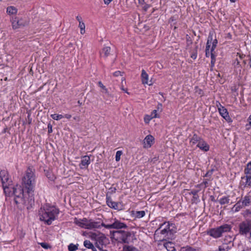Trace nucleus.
<instances>
[{
  "instance_id": "1",
  "label": "nucleus",
  "mask_w": 251,
  "mask_h": 251,
  "mask_svg": "<svg viewBox=\"0 0 251 251\" xmlns=\"http://www.w3.org/2000/svg\"><path fill=\"white\" fill-rule=\"evenodd\" d=\"M36 176L33 166H29L22 178V187L16 185L12 188L15 202L26 206L29 209L34 203V190Z\"/></svg>"
},
{
  "instance_id": "2",
  "label": "nucleus",
  "mask_w": 251,
  "mask_h": 251,
  "mask_svg": "<svg viewBox=\"0 0 251 251\" xmlns=\"http://www.w3.org/2000/svg\"><path fill=\"white\" fill-rule=\"evenodd\" d=\"M176 229L175 224L164 222L160 224L159 227L155 230L154 238L156 240L160 241L166 240L176 232Z\"/></svg>"
},
{
  "instance_id": "3",
  "label": "nucleus",
  "mask_w": 251,
  "mask_h": 251,
  "mask_svg": "<svg viewBox=\"0 0 251 251\" xmlns=\"http://www.w3.org/2000/svg\"><path fill=\"white\" fill-rule=\"evenodd\" d=\"M59 209L53 206L46 204L41 207L38 211L39 219L48 225L51 224L59 214Z\"/></svg>"
},
{
  "instance_id": "4",
  "label": "nucleus",
  "mask_w": 251,
  "mask_h": 251,
  "mask_svg": "<svg viewBox=\"0 0 251 251\" xmlns=\"http://www.w3.org/2000/svg\"><path fill=\"white\" fill-rule=\"evenodd\" d=\"M231 228V225L225 224L219 226L209 229L207 231V234L214 238L217 239L223 236L224 234L230 232Z\"/></svg>"
},
{
  "instance_id": "5",
  "label": "nucleus",
  "mask_w": 251,
  "mask_h": 251,
  "mask_svg": "<svg viewBox=\"0 0 251 251\" xmlns=\"http://www.w3.org/2000/svg\"><path fill=\"white\" fill-rule=\"evenodd\" d=\"M74 223L81 228L87 229L100 228V222L94 221L92 219L88 220L85 218L82 219H77L75 218L74 220Z\"/></svg>"
},
{
  "instance_id": "6",
  "label": "nucleus",
  "mask_w": 251,
  "mask_h": 251,
  "mask_svg": "<svg viewBox=\"0 0 251 251\" xmlns=\"http://www.w3.org/2000/svg\"><path fill=\"white\" fill-rule=\"evenodd\" d=\"M110 233L117 241L122 243H128V238L131 236L129 232L122 230L111 231Z\"/></svg>"
},
{
  "instance_id": "7",
  "label": "nucleus",
  "mask_w": 251,
  "mask_h": 251,
  "mask_svg": "<svg viewBox=\"0 0 251 251\" xmlns=\"http://www.w3.org/2000/svg\"><path fill=\"white\" fill-rule=\"evenodd\" d=\"M251 232V220H246L239 225V232L242 235H246Z\"/></svg>"
},
{
  "instance_id": "8",
  "label": "nucleus",
  "mask_w": 251,
  "mask_h": 251,
  "mask_svg": "<svg viewBox=\"0 0 251 251\" xmlns=\"http://www.w3.org/2000/svg\"><path fill=\"white\" fill-rule=\"evenodd\" d=\"M103 226L105 228L110 229H120L122 228H126L127 226L126 224L124 223L120 222V221L115 219L114 222L111 224L106 225L103 223H100V227Z\"/></svg>"
},
{
  "instance_id": "9",
  "label": "nucleus",
  "mask_w": 251,
  "mask_h": 251,
  "mask_svg": "<svg viewBox=\"0 0 251 251\" xmlns=\"http://www.w3.org/2000/svg\"><path fill=\"white\" fill-rule=\"evenodd\" d=\"M0 178L1 180L3 190L5 192V189L8 188L7 185L10 182L7 172L5 170H1L0 172Z\"/></svg>"
},
{
  "instance_id": "10",
  "label": "nucleus",
  "mask_w": 251,
  "mask_h": 251,
  "mask_svg": "<svg viewBox=\"0 0 251 251\" xmlns=\"http://www.w3.org/2000/svg\"><path fill=\"white\" fill-rule=\"evenodd\" d=\"M239 201L241 202L242 206H243L244 207H248L251 205V193H248L245 196L242 197Z\"/></svg>"
},
{
  "instance_id": "11",
  "label": "nucleus",
  "mask_w": 251,
  "mask_h": 251,
  "mask_svg": "<svg viewBox=\"0 0 251 251\" xmlns=\"http://www.w3.org/2000/svg\"><path fill=\"white\" fill-rule=\"evenodd\" d=\"M106 203L107 205L113 209L118 210L119 209V203L117 202L112 201L111 197L106 194Z\"/></svg>"
},
{
  "instance_id": "12",
  "label": "nucleus",
  "mask_w": 251,
  "mask_h": 251,
  "mask_svg": "<svg viewBox=\"0 0 251 251\" xmlns=\"http://www.w3.org/2000/svg\"><path fill=\"white\" fill-rule=\"evenodd\" d=\"M244 173L246 175L245 176L241 177L242 179L250 180L251 178V161L249 162L246 165V166L244 169Z\"/></svg>"
},
{
  "instance_id": "13",
  "label": "nucleus",
  "mask_w": 251,
  "mask_h": 251,
  "mask_svg": "<svg viewBox=\"0 0 251 251\" xmlns=\"http://www.w3.org/2000/svg\"><path fill=\"white\" fill-rule=\"evenodd\" d=\"M154 139V137L152 135H147L144 140V147L145 148H150L153 144Z\"/></svg>"
},
{
  "instance_id": "14",
  "label": "nucleus",
  "mask_w": 251,
  "mask_h": 251,
  "mask_svg": "<svg viewBox=\"0 0 251 251\" xmlns=\"http://www.w3.org/2000/svg\"><path fill=\"white\" fill-rule=\"evenodd\" d=\"M90 163V157L88 155H85L81 158V163L79 164L81 169H85Z\"/></svg>"
},
{
  "instance_id": "15",
  "label": "nucleus",
  "mask_w": 251,
  "mask_h": 251,
  "mask_svg": "<svg viewBox=\"0 0 251 251\" xmlns=\"http://www.w3.org/2000/svg\"><path fill=\"white\" fill-rule=\"evenodd\" d=\"M12 25L13 28L17 29L22 26L25 25V23L22 19H18L17 18L12 19Z\"/></svg>"
},
{
  "instance_id": "16",
  "label": "nucleus",
  "mask_w": 251,
  "mask_h": 251,
  "mask_svg": "<svg viewBox=\"0 0 251 251\" xmlns=\"http://www.w3.org/2000/svg\"><path fill=\"white\" fill-rule=\"evenodd\" d=\"M219 112L220 115L227 122H229L231 121V119L230 118L228 112L226 109L224 108V107H222L218 108Z\"/></svg>"
},
{
  "instance_id": "17",
  "label": "nucleus",
  "mask_w": 251,
  "mask_h": 251,
  "mask_svg": "<svg viewBox=\"0 0 251 251\" xmlns=\"http://www.w3.org/2000/svg\"><path fill=\"white\" fill-rule=\"evenodd\" d=\"M197 147L204 151H207L209 150V145L203 139H201V140L199 142Z\"/></svg>"
},
{
  "instance_id": "18",
  "label": "nucleus",
  "mask_w": 251,
  "mask_h": 251,
  "mask_svg": "<svg viewBox=\"0 0 251 251\" xmlns=\"http://www.w3.org/2000/svg\"><path fill=\"white\" fill-rule=\"evenodd\" d=\"M111 52V48L110 47H104L100 52L101 57H108Z\"/></svg>"
},
{
  "instance_id": "19",
  "label": "nucleus",
  "mask_w": 251,
  "mask_h": 251,
  "mask_svg": "<svg viewBox=\"0 0 251 251\" xmlns=\"http://www.w3.org/2000/svg\"><path fill=\"white\" fill-rule=\"evenodd\" d=\"M106 239V237L103 234H100L96 238V243H98V244L99 246H101L105 244V240Z\"/></svg>"
},
{
  "instance_id": "20",
  "label": "nucleus",
  "mask_w": 251,
  "mask_h": 251,
  "mask_svg": "<svg viewBox=\"0 0 251 251\" xmlns=\"http://www.w3.org/2000/svg\"><path fill=\"white\" fill-rule=\"evenodd\" d=\"M201 139V137L198 136L196 134H194L190 139V143L192 145H194L197 143L198 144Z\"/></svg>"
},
{
  "instance_id": "21",
  "label": "nucleus",
  "mask_w": 251,
  "mask_h": 251,
  "mask_svg": "<svg viewBox=\"0 0 251 251\" xmlns=\"http://www.w3.org/2000/svg\"><path fill=\"white\" fill-rule=\"evenodd\" d=\"M141 77L142 81L143 84L151 85V84L148 83L149 75L144 70L142 71Z\"/></svg>"
},
{
  "instance_id": "22",
  "label": "nucleus",
  "mask_w": 251,
  "mask_h": 251,
  "mask_svg": "<svg viewBox=\"0 0 251 251\" xmlns=\"http://www.w3.org/2000/svg\"><path fill=\"white\" fill-rule=\"evenodd\" d=\"M164 247L168 251H175V248L174 244L172 242H168L164 244Z\"/></svg>"
},
{
  "instance_id": "23",
  "label": "nucleus",
  "mask_w": 251,
  "mask_h": 251,
  "mask_svg": "<svg viewBox=\"0 0 251 251\" xmlns=\"http://www.w3.org/2000/svg\"><path fill=\"white\" fill-rule=\"evenodd\" d=\"M6 12L9 15H14L17 13V9L13 6H8L7 8Z\"/></svg>"
},
{
  "instance_id": "24",
  "label": "nucleus",
  "mask_w": 251,
  "mask_h": 251,
  "mask_svg": "<svg viewBox=\"0 0 251 251\" xmlns=\"http://www.w3.org/2000/svg\"><path fill=\"white\" fill-rule=\"evenodd\" d=\"M244 208L243 206H242L241 204V202L240 201H238L233 206L232 208V210L234 211V212H238L241 209Z\"/></svg>"
},
{
  "instance_id": "25",
  "label": "nucleus",
  "mask_w": 251,
  "mask_h": 251,
  "mask_svg": "<svg viewBox=\"0 0 251 251\" xmlns=\"http://www.w3.org/2000/svg\"><path fill=\"white\" fill-rule=\"evenodd\" d=\"M229 201L230 199L229 198V197L224 196L219 200V202L221 205H224L225 204L228 203L229 202Z\"/></svg>"
},
{
  "instance_id": "26",
  "label": "nucleus",
  "mask_w": 251,
  "mask_h": 251,
  "mask_svg": "<svg viewBox=\"0 0 251 251\" xmlns=\"http://www.w3.org/2000/svg\"><path fill=\"white\" fill-rule=\"evenodd\" d=\"M212 41V35L210 34L208 37V39L206 45L205 50H209L210 49L211 44Z\"/></svg>"
},
{
  "instance_id": "27",
  "label": "nucleus",
  "mask_w": 251,
  "mask_h": 251,
  "mask_svg": "<svg viewBox=\"0 0 251 251\" xmlns=\"http://www.w3.org/2000/svg\"><path fill=\"white\" fill-rule=\"evenodd\" d=\"M124 251H140L137 248L130 246H125L123 248Z\"/></svg>"
},
{
  "instance_id": "28",
  "label": "nucleus",
  "mask_w": 251,
  "mask_h": 251,
  "mask_svg": "<svg viewBox=\"0 0 251 251\" xmlns=\"http://www.w3.org/2000/svg\"><path fill=\"white\" fill-rule=\"evenodd\" d=\"M83 245L87 249H90L93 247L94 245L88 240H85L83 242Z\"/></svg>"
},
{
  "instance_id": "29",
  "label": "nucleus",
  "mask_w": 251,
  "mask_h": 251,
  "mask_svg": "<svg viewBox=\"0 0 251 251\" xmlns=\"http://www.w3.org/2000/svg\"><path fill=\"white\" fill-rule=\"evenodd\" d=\"M210 57L211 59L210 65L211 67L213 68L216 62V55L213 52H210Z\"/></svg>"
},
{
  "instance_id": "30",
  "label": "nucleus",
  "mask_w": 251,
  "mask_h": 251,
  "mask_svg": "<svg viewBox=\"0 0 251 251\" xmlns=\"http://www.w3.org/2000/svg\"><path fill=\"white\" fill-rule=\"evenodd\" d=\"M78 249V245H75L73 243L68 246L69 251H75Z\"/></svg>"
},
{
  "instance_id": "31",
  "label": "nucleus",
  "mask_w": 251,
  "mask_h": 251,
  "mask_svg": "<svg viewBox=\"0 0 251 251\" xmlns=\"http://www.w3.org/2000/svg\"><path fill=\"white\" fill-rule=\"evenodd\" d=\"M145 215V212L144 211H136L135 216L136 218H141Z\"/></svg>"
},
{
  "instance_id": "32",
  "label": "nucleus",
  "mask_w": 251,
  "mask_h": 251,
  "mask_svg": "<svg viewBox=\"0 0 251 251\" xmlns=\"http://www.w3.org/2000/svg\"><path fill=\"white\" fill-rule=\"evenodd\" d=\"M247 122L248 124L246 125L245 127L247 130H249L250 129H251V113L247 119Z\"/></svg>"
},
{
  "instance_id": "33",
  "label": "nucleus",
  "mask_w": 251,
  "mask_h": 251,
  "mask_svg": "<svg viewBox=\"0 0 251 251\" xmlns=\"http://www.w3.org/2000/svg\"><path fill=\"white\" fill-rule=\"evenodd\" d=\"M50 117L55 120H59L64 117L62 115L53 114L50 115Z\"/></svg>"
},
{
  "instance_id": "34",
  "label": "nucleus",
  "mask_w": 251,
  "mask_h": 251,
  "mask_svg": "<svg viewBox=\"0 0 251 251\" xmlns=\"http://www.w3.org/2000/svg\"><path fill=\"white\" fill-rule=\"evenodd\" d=\"M211 44L212 46L210 49V52H213L218 44L217 40L215 39L213 41L212 40Z\"/></svg>"
},
{
  "instance_id": "35",
  "label": "nucleus",
  "mask_w": 251,
  "mask_h": 251,
  "mask_svg": "<svg viewBox=\"0 0 251 251\" xmlns=\"http://www.w3.org/2000/svg\"><path fill=\"white\" fill-rule=\"evenodd\" d=\"M79 27L80 28L81 34H83L85 32V25L84 23L83 22H80V23H79Z\"/></svg>"
},
{
  "instance_id": "36",
  "label": "nucleus",
  "mask_w": 251,
  "mask_h": 251,
  "mask_svg": "<svg viewBox=\"0 0 251 251\" xmlns=\"http://www.w3.org/2000/svg\"><path fill=\"white\" fill-rule=\"evenodd\" d=\"M180 251H198L196 249L189 246H186L181 249Z\"/></svg>"
},
{
  "instance_id": "37",
  "label": "nucleus",
  "mask_w": 251,
  "mask_h": 251,
  "mask_svg": "<svg viewBox=\"0 0 251 251\" xmlns=\"http://www.w3.org/2000/svg\"><path fill=\"white\" fill-rule=\"evenodd\" d=\"M123 152L121 151H118L116 152L115 160L116 161H119L121 159V156L122 155Z\"/></svg>"
},
{
  "instance_id": "38",
  "label": "nucleus",
  "mask_w": 251,
  "mask_h": 251,
  "mask_svg": "<svg viewBox=\"0 0 251 251\" xmlns=\"http://www.w3.org/2000/svg\"><path fill=\"white\" fill-rule=\"evenodd\" d=\"M242 214L245 217H249L251 215V210L250 209H246L244 211Z\"/></svg>"
},
{
  "instance_id": "39",
  "label": "nucleus",
  "mask_w": 251,
  "mask_h": 251,
  "mask_svg": "<svg viewBox=\"0 0 251 251\" xmlns=\"http://www.w3.org/2000/svg\"><path fill=\"white\" fill-rule=\"evenodd\" d=\"M98 85L104 91V92L105 93H108L107 89L105 87V86L103 85V84L102 83L101 81L98 82Z\"/></svg>"
},
{
  "instance_id": "40",
  "label": "nucleus",
  "mask_w": 251,
  "mask_h": 251,
  "mask_svg": "<svg viewBox=\"0 0 251 251\" xmlns=\"http://www.w3.org/2000/svg\"><path fill=\"white\" fill-rule=\"evenodd\" d=\"M217 251H228L227 247L226 245L220 246L219 247L218 250Z\"/></svg>"
},
{
  "instance_id": "41",
  "label": "nucleus",
  "mask_w": 251,
  "mask_h": 251,
  "mask_svg": "<svg viewBox=\"0 0 251 251\" xmlns=\"http://www.w3.org/2000/svg\"><path fill=\"white\" fill-rule=\"evenodd\" d=\"M40 245H41V246L42 248H44L45 249H48L50 248V245L48 244H47V243H46L45 242L40 243Z\"/></svg>"
},
{
  "instance_id": "42",
  "label": "nucleus",
  "mask_w": 251,
  "mask_h": 251,
  "mask_svg": "<svg viewBox=\"0 0 251 251\" xmlns=\"http://www.w3.org/2000/svg\"><path fill=\"white\" fill-rule=\"evenodd\" d=\"M151 118H155L157 117V110L154 109L153 110L152 112L151 113Z\"/></svg>"
},
{
  "instance_id": "43",
  "label": "nucleus",
  "mask_w": 251,
  "mask_h": 251,
  "mask_svg": "<svg viewBox=\"0 0 251 251\" xmlns=\"http://www.w3.org/2000/svg\"><path fill=\"white\" fill-rule=\"evenodd\" d=\"M152 119H153V118H151V115H147L145 116L144 120L146 123H149V121Z\"/></svg>"
},
{
  "instance_id": "44",
  "label": "nucleus",
  "mask_w": 251,
  "mask_h": 251,
  "mask_svg": "<svg viewBox=\"0 0 251 251\" xmlns=\"http://www.w3.org/2000/svg\"><path fill=\"white\" fill-rule=\"evenodd\" d=\"M246 186L251 187V178L250 179V180H247L246 179Z\"/></svg>"
},
{
  "instance_id": "45",
  "label": "nucleus",
  "mask_w": 251,
  "mask_h": 251,
  "mask_svg": "<svg viewBox=\"0 0 251 251\" xmlns=\"http://www.w3.org/2000/svg\"><path fill=\"white\" fill-rule=\"evenodd\" d=\"M96 246L100 251H107L106 250H103L102 247L99 246L98 243H96Z\"/></svg>"
},
{
  "instance_id": "46",
  "label": "nucleus",
  "mask_w": 251,
  "mask_h": 251,
  "mask_svg": "<svg viewBox=\"0 0 251 251\" xmlns=\"http://www.w3.org/2000/svg\"><path fill=\"white\" fill-rule=\"evenodd\" d=\"M144 6L143 7V9L145 11H147V10L151 7V5L150 4H147L145 3Z\"/></svg>"
},
{
  "instance_id": "47",
  "label": "nucleus",
  "mask_w": 251,
  "mask_h": 251,
  "mask_svg": "<svg viewBox=\"0 0 251 251\" xmlns=\"http://www.w3.org/2000/svg\"><path fill=\"white\" fill-rule=\"evenodd\" d=\"M157 111H160V112L162 111V104L161 103H159L158 104H157Z\"/></svg>"
},
{
  "instance_id": "48",
  "label": "nucleus",
  "mask_w": 251,
  "mask_h": 251,
  "mask_svg": "<svg viewBox=\"0 0 251 251\" xmlns=\"http://www.w3.org/2000/svg\"><path fill=\"white\" fill-rule=\"evenodd\" d=\"M213 171V170H211L208 171L206 173V174H205V176L208 177V176H211L212 174Z\"/></svg>"
},
{
  "instance_id": "49",
  "label": "nucleus",
  "mask_w": 251,
  "mask_h": 251,
  "mask_svg": "<svg viewBox=\"0 0 251 251\" xmlns=\"http://www.w3.org/2000/svg\"><path fill=\"white\" fill-rule=\"evenodd\" d=\"M121 72L119 71H116L115 72H114L113 73V75L115 76H119V75H121Z\"/></svg>"
},
{
  "instance_id": "50",
  "label": "nucleus",
  "mask_w": 251,
  "mask_h": 251,
  "mask_svg": "<svg viewBox=\"0 0 251 251\" xmlns=\"http://www.w3.org/2000/svg\"><path fill=\"white\" fill-rule=\"evenodd\" d=\"M48 132L49 133H50L52 132V126L50 124H49L48 125Z\"/></svg>"
},
{
  "instance_id": "51",
  "label": "nucleus",
  "mask_w": 251,
  "mask_h": 251,
  "mask_svg": "<svg viewBox=\"0 0 251 251\" xmlns=\"http://www.w3.org/2000/svg\"><path fill=\"white\" fill-rule=\"evenodd\" d=\"M191 58H192L193 59H196L197 57V53H193L191 55Z\"/></svg>"
},
{
  "instance_id": "52",
  "label": "nucleus",
  "mask_w": 251,
  "mask_h": 251,
  "mask_svg": "<svg viewBox=\"0 0 251 251\" xmlns=\"http://www.w3.org/2000/svg\"><path fill=\"white\" fill-rule=\"evenodd\" d=\"M205 56L206 57H209L210 56V51L209 50H205Z\"/></svg>"
},
{
  "instance_id": "53",
  "label": "nucleus",
  "mask_w": 251,
  "mask_h": 251,
  "mask_svg": "<svg viewBox=\"0 0 251 251\" xmlns=\"http://www.w3.org/2000/svg\"><path fill=\"white\" fill-rule=\"evenodd\" d=\"M76 19L79 22V23H80V22H82V18L80 16H76Z\"/></svg>"
},
{
  "instance_id": "54",
  "label": "nucleus",
  "mask_w": 251,
  "mask_h": 251,
  "mask_svg": "<svg viewBox=\"0 0 251 251\" xmlns=\"http://www.w3.org/2000/svg\"><path fill=\"white\" fill-rule=\"evenodd\" d=\"M105 4H109L112 0H103Z\"/></svg>"
},
{
  "instance_id": "55",
  "label": "nucleus",
  "mask_w": 251,
  "mask_h": 251,
  "mask_svg": "<svg viewBox=\"0 0 251 251\" xmlns=\"http://www.w3.org/2000/svg\"><path fill=\"white\" fill-rule=\"evenodd\" d=\"M72 116L70 114H65L64 117L67 118V119H70L71 118Z\"/></svg>"
},
{
  "instance_id": "56",
  "label": "nucleus",
  "mask_w": 251,
  "mask_h": 251,
  "mask_svg": "<svg viewBox=\"0 0 251 251\" xmlns=\"http://www.w3.org/2000/svg\"><path fill=\"white\" fill-rule=\"evenodd\" d=\"M138 1L140 4H144L145 3V0H138Z\"/></svg>"
},
{
  "instance_id": "57",
  "label": "nucleus",
  "mask_w": 251,
  "mask_h": 251,
  "mask_svg": "<svg viewBox=\"0 0 251 251\" xmlns=\"http://www.w3.org/2000/svg\"><path fill=\"white\" fill-rule=\"evenodd\" d=\"M121 89H122L123 91H124L125 92H126V93L128 94V92H127V89H125L124 87H121Z\"/></svg>"
},
{
  "instance_id": "58",
  "label": "nucleus",
  "mask_w": 251,
  "mask_h": 251,
  "mask_svg": "<svg viewBox=\"0 0 251 251\" xmlns=\"http://www.w3.org/2000/svg\"><path fill=\"white\" fill-rule=\"evenodd\" d=\"M234 64H236V65H240V62L238 61V59H236V61L234 62Z\"/></svg>"
},
{
  "instance_id": "59",
  "label": "nucleus",
  "mask_w": 251,
  "mask_h": 251,
  "mask_svg": "<svg viewBox=\"0 0 251 251\" xmlns=\"http://www.w3.org/2000/svg\"><path fill=\"white\" fill-rule=\"evenodd\" d=\"M90 249H91L92 251H97L96 248L94 247V246H93V247H92Z\"/></svg>"
},
{
  "instance_id": "60",
  "label": "nucleus",
  "mask_w": 251,
  "mask_h": 251,
  "mask_svg": "<svg viewBox=\"0 0 251 251\" xmlns=\"http://www.w3.org/2000/svg\"><path fill=\"white\" fill-rule=\"evenodd\" d=\"M239 57H240V59H243V57L245 56V55L240 54H239Z\"/></svg>"
},
{
  "instance_id": "61",
  "label": "nucleus",
  "mask_w": 251,
  "mask_h": 251,
  "mask_svg": "<svg viewBox=\"0 0 251 251\" xmlns=\"http://www.w3.org/2000/svg\"><path fill=\"white\" fill-rule=\"evenodd\" d=\"M203 183L204 184L205 186H206V184H207V181L206 180H205L203 182Z\"/></svg>"
},
{
  "instance_id": "62",
  "label": "nucleus",
  "mask_w": 251,
  "mask_h": 251,
  "mask_svg": "<svg viewBox=\"0 0 251 251\" xmlns=\"http://www.w3.org/2000/svg\"><path fill=\"white\" fill-rule=\"evenodd\" d=\"M236 0H230L231 2H235Z\"/></svg>"
},
{
  "instance_id": "63",
  "label": "nucleus",
  "mask_w": 251,
  "mask_h": 251,
  "mask_svg": "<svg viewBox=\"0 0 251 251\" xmlns=\"http://www.w3.org/2000/svg\"><path fill=\"white\" fill-rule=\"evenodd\" d=\"M249 60H250L249 62H251V56H249Z\"/></svg>"
},
{
  "instance_id": "64",
  "label": "nucleus",
  "mask_w": 251,
  "mask_h": 251,
  "mask_svg": "<svg viewBox=\"0 0 251 251\" xmlns=\"http://www.w3.org/2000/svg\"><path fill=\"white\" fill-rule=\"evenodd\" d=\"M116 190V189L115 188H114L112 191L114 192H115Z\"/></svg>"
}]
</instances>
